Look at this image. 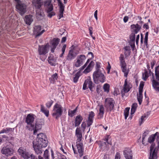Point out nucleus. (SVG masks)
Returning a JSON list of instances; mask_svg holds the SVG:
<instances>
[{"instance_id":"1","label":"nucleus","mask_w":159,"mask_h":159,"mask_svg":"<svg viewBox=\"0 0 159 159\" xmlns=\"http://www.w3.org/2000/svg\"><path fill=\"white\" fill-rule=\"evenodd\" d=\"M46 135L43 133H40L32 142L33 147L37 154L42 153V148L46 147L48 144Z\"/></svg>"},{"instance_id":"2","label":"nucleus","mask_w":159,"mask_h":159,"mask_svg":"<svg viewBox=\"0 0 159 159\" xmlns=\"http://www.w3.org/2000/svg\"><path fill=\"white\" fill-rule=\"evenodd\" d=\"M102 71L95 70L93 74V78L94 83L96 84L102 83L106 81V77L103 73L105 70L102 68Z\"/></svg>"},{"instance_id":"3","label":"nucleus","mask_w":159,"mask_h":159,"mask_svg":"<svg viewBox=\"0 0 159 159\" xmlns=\"http://www.w3.org/2000/svg\"><path fill=\"white\" fill-rule=\"evenodd\" d=\"M63 111V108L61 105L56 103L53 107L52 116L56 120H58L62 116Z\"/></svg>"},{"instance_id":"4","label":"nucleus","mask_w":159,"mask_h":159,"mask_svg":"<svg viewBox=\"0 0 159 159\" xmlns=\"http://www.w3.org/2000/svg\"><path fill=\"white\" fill-rule=\"evenodd\" d=\"M115 101L113 98H107L105 100V107L107 111L110 114L112 111L115 110Z\"/></svg>"},{"instance_id":"5","label":"nucleus","mask_w":159,"mask_h":159,"mask_svg":"<svg viewBox=\"0 0 159 159\" xmlns=\"http://www.w3.org/2000/svg\"><path fill=\"white\" fill-rule=\"evenodd\" d=\"M16 2V8L18 12L22 16L26 12L27 6L20 0H14Z\"/></svg>"},{"instance_id":"6","label":"nucleus","mask_w":159,"mask_h":159,"mask_svg":"<svg viewBox=\"0 0 159 159\" xmlns=\"http://www.w3.org/2000/svg\"><path fill=\"white\" fill-rule=\"evenodd\" d=\"M35 115L32 113L27 114L25 119V122L26 123L27 125L25 127V129L29 130H31V127H33L34 123L35 118Z\"/></svg>"},{"instance_id":"7","label":"nucleus","mask_w":159,"mask_h":159,"mask_svg":"<svg viewBox=\"0 0 159 159\" xmlns=\"http://www.w3.org/2000/svg\"><path fill=\"white\" fill-rule=\"evenodd\" d=\"M44 120L42 119H36L34 123L33 127H31V130H34V134L36 133L38 131L41 129L42 126L44 125Z\"/></svg>"},{"instance_id":"8","label":"nucleus","mask_w":159,"mask_h":159,"mask_svg":"<svg viewBox=\"0 0 159 159\" xmlns=\"http://www.w3.org/2000/svg\"><path fill=\"white\" fill-rule=\"evenodd\" d=\"M48 49H46L43 45H39L38 46V52L39 55H40V58L43 61H45L47 58V54L48 52Z\"/></svg>"},{"instance_id":"9","label":"nucleus","mask_w":159,"mask_h":159,"mask_svg":"<svg viewBox=\"0 0 159 159\" xmlns=\"http://www.w3.org/2000/svg\"><path fill=\"white\" fill-rule=\"evenodd\" d=\"M13 147L8 145H4L1 150V153L7 157L11 156L13 155L14 153Z\"/></svg>"},{"instance_id":"10","label":"nucleus","mask_w":159,"mask_h":159,"mask_svg":"<svg viewBox=\"0 0 159 159\" xmlns=\"http://www.w3.org/2000/svg\"><path fill=\"white\" fill-rule=\"evenodd\" d=\"M155 146V143H152L150 146V157L149 158V159H157V154L158 148L156 147L154 149Z\"/></svg>"},{"instance_id":"11","label":"nucleus","mask_w":159,"mask_h":159,"mask_svg":"<svg viewBox=\"0 0 159 159\" xmlns=\"http://www.w3.org/2000/svg\"><path fill=\"white\" fill-rule=\"evenodd\" d=\"M83 118L80 115L77 116L75 118L74 121H72V124H70V127L72 129L76 127H78L80 124L83 120Z\"/></svg>"},{"instance_id":"12","label":"nucleus","mask_w":159,"mask_h":159,"mask_svg":"<svg viewBox=\"0 0 159 159\" xmlns=\"http://www.w3.org/2000/svg\"><path fill=\"white\" fill-rule=\"evenodd\" d=\"M138 23L136 24H132L130 25V31L131 32L137 34L142 29V24L143 23V21H139Z\"/></svg>"},{"instance_id":"13","label":"nucleus","mask_w":159,"mask_h":159,"mask_svg":"<svg viewBox=\"0 0 159 159\" xmlns=\"http://www.w3.org/2000/svg\"><path fill=\"white\" fill-rule=\"evenodd\" d=\"M52 0H45L44 5L46 8L45 11L47 12H51L53 10V7L52 3H51Z\"/></svg>"},{"instance_id":"14","label":"nucleus","mask_w":159,"mask_h":159,"mask_svg":"<svg viewBox=\"0 0 159 159\" xmlns=\"http://www.w3.org/2000/svg\"><path fill=\"white\" fill-rule=\"evenodd\" d=\"M123 154L126 159H133V153L131 149L126 148L123 151Z\"/></svg>"},{"instance_id":"15","label":"nucleus","mask_w":159,"mask_h":159,"mask_svg":"<svg viewBox=\"0 0 159 159\" xmlns=\"http://www.w3.org/2000/svg\"><path fill=\"white\" fill-rule=\"evenodd\" d=\"M95 114L93 111L89 112V116L86 122L87 124V127H89L93 124V119L95 116Z\"/></svg>"},{"instance_id":"16","label":"nucleus","mask_w":159,"mask_h":159,"mask_svg":"<svg viewBox=\"0 0 159 159\" xmlns=\"http://www.w3.org/2000/svg\"><path fill=\"white\" fill-rule=\"evenodd\" d=\"M76 146L79 157H81L84 154V149L83 143H77L76 142Z\"/></svg>"},{"instance_id":"17","label":"nucleus","mask_w":159,"mask_h":159,"mask_svg":"<svg viewBox=\"0 0 159 159\" xmlns=\"http://www.w3.org/2000/svg\"><path fill=\"white\" fill-rule=\"evenodd\" d=\"M23 148L22 147L19 148L18 150V152L24 159H28L30 157V155L28 152L24 151L22 149Z\"/></svg>"},{"instance_id":"18","label":"nucleus","mask_w":159,"mask_h":159,"mask_svg":"<svg viewBox=\"0 0 159 159\" xmlns=\"http://www.w3.org/2000/svg\"><path fill=\"white\" fill-rule=\"evenodd\" d=\"M34 29V33L36 37L40 36L45 31V30H43L40 32L41 29V27L40 25L36 26Z\"/></svg>"},{"instance_id":"19","label":"nucleus","mask_w":159,"mask_h":159,"mask_svg":"<svg viewBox=\"0 0 159 159\" xmlns=\"http://www.w3.org/2000/svg\"><path fill=\"white\" fill-rule=\"evenodd\" d=\"M132 88V85L129 82H128L127 81V79H126L124 82V84L123 85V90L125 93H128L130 90Z\"/></svg>"},{"instance_id":"20","label":"nucleus","mask_w":159,"mask_h":159,"mask_svg":"<svg viewBox=\"0 0 159 159\" xmlns=\"http://www.w3.org/2000/svg\"><path fill=\"white\" fill-rule=\"evenodd\" d=\"M57 61V59L54 57L53 55L51 53L48 58V62L51 66H56V62Z\"/></svg>"},{"instance_id":"21","label":"nucleus","mask_w":159,"mask_h":159,"mask_svg":"<svg viewBox=\"0 0 159 159\" xmlns=\"http://www.w3.org/2000/svg\"><path fill=\"white\" fill-rule=\"evenodd\" d=\"M32 3L35 9H40L43 4V2L42 0H33Z\"/></svg>"},{"instance_id":"22","label":"nucleus","mask_w":159,"mask_h":159,"mask_svg":"<svg viewBox=\"0 0 159 159\" xmlns=\"http://www.w3.org/2000/svg\"><path fill=\"white\" fill-rule=\"evenodd\" d=\"M95 65L94 62L91 61L89 64L86 69L83 71V73L86 74L92 70Z\"/></svg>"},{"instance_id":"23","label":"nucleus","mask_w":159,"mask_h":159,"mask_svg":"<svg viewBox=\"0 0 159 159\" xmlns=\"http://www.w3.org/2000/svg\"><path fill=\"white\" fill-rule=\"evenodd\" d=\"M77 54L74 52L72 50H70L66 57V60L68 61H71L74 59L76 57Z\"/></svg>"},{"instance_id":"24","label":"nucleus","mask_w":159,"mask_h":159,"mask_svg":"<svg viewBox=\"0 0 159 159\" xmlns=\"http://www.w3.org/2000/svg\"><path fill=\"white\" fill-rule=\"evenodd\" d=\"M75 135L77 137V140L78 142H80L82 140V134L81 130L80 128L77 127L75 131Z\"/></svg>"},{"instance_id":"25","label":"nucleus","mask_w":159,"mask_h":159,"mask_svg":"<svg viewBox=\"0 0 159 159\" xmlns=\"http://www.w3.org/2000/svg\"><path fill=\"white\" fill-rule=\"evenodd\" d=\"M15 138L12 136H10V137H8V138L7 139L6 141L7 142L4 144L5 145H9L11 146L14 147V142Z\"/></svg>"},{"instance_id":"26","label":"nucleus","mask_w":159,"mask_h":159,"mask_svg":"<svg viewBox=\"0 0 159 159\" xmlns=\"http://www.w3.org/2000/svg\"><path fill=\"white\" fill-rule=\"evenodd\" d=\"M99 112L97 115V118L99 119H101L103 117L104 113V109L102 105H100L99 107Z\"/></svg>"},{"instance_id":"27","label":"nucleus","mask_w":159,"mask_h":159,"mask_svg":"<svg viewBox=\"0 0 159 159\" xmlns=\"http://www.w3.org/2000/svg\"><path fill=\"white\" fill-rule=\"evenodd\" d=\"M32 16L31 15H26L25 17V20L26 23L29 25L31 24V22L33 21V19H32Z\"/></svg>"},{"instance_id":"28","label":"nucleus","mask_w":159,"mask_h":159,"mask_svg":"<svg viewBox=\"0 0 159 159\" xmlns=\"http://www.w3.org/2000/svg\"><path fill=\"white\" fill-rule=\"evenodd\" d=\"M58 75L56 73L52 75L51 77L49 78V80L51 84H54L58 78Z\"/></svg>"},{"instance_id":"29","label":"nucleus","mask_w":159,"mask_h":159,"mask_svg":"<svg viewBox=\"0 0 159 159\" xmlns=\"http://www.w3.org/2000/svg\"><path fill=\"white\" fill-rule=\"evenodd\" d=\"M60 39L57 38H54L51 41L52 46L57 47L59 44Z\"/></svg>"},{"instance_id":"30","label":"nucleus","mask_w":159,"mask_h":159,"mask_svg":"<svg viewBox=\"0 0 159 159\" xmlns=\"http://www.w3.org/2000/svg\"><path fill=\"white\" fill-rule=\"evenodd\" d=\"M41 111L47 117H48L49 115V111L48 110H46L44 106L43 105H41Z\"/></svg>"},{"instance_id":"31","label":"nucleus","mask_w":159,"mask_h":159,"mask_svg":"<svg viewBox=\"0 0 159 159\" xmlns=\"http://www.w3.org/2000/svg\"><path fill=\"white\" fill-rule=\"evenodd\" d=\"M131 33L129 35V43H135V35L136 34L133 32H131Z\"/></svg>"},{"instance_id":"32","label":"nucleus","mask_w":159,"mask_h":159,"mask_svg":"<svg viewBox=\"0 0 159 159\" xmlns=\"http://www.w3.org/2000/svg\"><path fill=\"white\" fill-rule=\"evenodd\" d=\"M148 32H147L145 34V36L144 38V45L146 46L147 48H148Z\"/></svg>"},{"instance_id":"33","label":"nucleus","mask_w":159,"mask_h":159,"mask_svg":"<svg viewBox=\"0 0 159 159\" xmlns=\"http://www.w3.org/2000/svg\"><path fill=\"white\" fill-rule=\"evenodd\" d=\"M155 71L156 79L157 81H159V65L156 67L155 68Z\"/></svg>"},{"instance_id":"34","label":"nucleus","mask_w":159,"mask_h":159,"mask_svg":"<svg viewBox=\"0 0 159 159\" xmlns=\"http://www.w3.org/2000/svg\"><path fill=\"white\" fill-rule=\"evenodd\" d=\"M143 98L142 93H139V95H137V100L140 105L142 103Z\"/></svg>"},{"instance_id":"35","label":"nucleus","mask_w":159,"mask_h":159,"mask_svg":"<svg viewBox=\"0 0 159 159\" xmlns=\"http://www.w3.org/2000/svg\"><path fill=\"white\" fill-rule=\"evenodd\" d=\"M143 79L144 81H146L149 77V74L148 71L146 69L144 70V72L143 73Z\"/></svg>"},{"instance_id":"36","label":"nucleus","mask_w":159,"mask_h":159,"mask_svg":"<svg viewBox=\"0 0 159 159\" xmlns=\"http://www.w3.org/2000/svg\"><path fill=\"white\" fill-rule=\"evenodd\" d=\"M110 85L107 83L105 84L103 86V89L105 92L108 93L109 92Z\"/></svg>"},{"instance_id":"37","label":"nucleus","mask_w":159,"mask_h":159,"mask_svg":"<svg viewBox=\"0 0 159 159\" xmlns=\"http://www.w3.org/2000/svg\"><path fill=\"white\" fill-rule=\"evenodd\" d=\"M81 74H80V72H78L75 75V76L73 77V81L75 83H77L78 81V80Z\"/></svg>"},{"instance_id":"38","label":"nucleus","mask_w":159,"mask_h":159,"mask_svg":"<svg viewBox=\"0 0 159 159\" xmlns=\"http://www.w3.org/2000/svg\"><path fill=\"white\" fill-rule=\"evenodd\" d=\"M129 107H126L124 110V115L125 116V120L127 119V117L129 116Z\"/></svg>"},{"instance_id":"39","label":"nucleus","mask_w":159,"mask_h":159,"mask_svg":"<svg viewBox=\"0 0 159 159\" xmlns=\"http://www.w3.org/2000/svg\"><path fill=\"white\" fill-rule=\"evenodd\" d=\"M88 84V87H94L95 84H93L91 80L90 76H88L87 78Z\"/></svg>"},{"instance_id":"40","label":"nucleus","mask_w":159,"mask_h":159,"mask_svg":"<svg viewBox=\"0 0 159 159\" xmlns=\"http://www.w3.org/2000/svg\"><path fill=\"white\" fill-rule=\"evenodd\" d=\"M78 60L83 64L84 61L86 59V57L84 55H81L78 56Z\"/></svg>"},{"instance_id":"41","label":"nucleus","mask_w":159,"mask_h":159,"mask_svg":"<svg viewBox=\"0 0 159 159\" xmlns=\"http://www.w3.org/2000/svg\"><path fill=\"white\" fill-rule=\"evenodd\" d=\"M65 7L59 8L60 14L58 15L59 18V19H60L61 18L63 17V13L64 11Z\"/></svg>"},{"instance_id":"42","label":"nucleus","mask_w":159,"mask_h":159,"mask_svg":"<svg viewBox=\"0 0 159 159\" xmlns=\"http://www.w3.org/2000/svg\"><path fill=\"white\" fill-rule=\"evenodd\" d=\"M144 82L141 81L140 82L139 86V93H142L143 92V89L144 86Z\"/></svg>"},{"instance_id":"43","label":"nucleus","mask_w":159,"mask_h":159,"mask_svg":"<svg viewBox=\"0 0 159 159\" xmlns=\"http://www.w3.org/2000/svg\"><path fill=\"white\" fill-rule=\"evenodd\" d=\"M57 154L58 159H67L65 155L61 154L58 152H57Z\"/></svg>"},{"instance_id":"44","label":"nucleus","mask_w":159,"mask_h":159,"mask_svg":"<svg viewBox=\"0 0 159 159\" xmlns=\"http://www.w3.org/2000/svg\"><path fill=\"white\" fill-rule=\"evenodd\" d=\"M101 63L100 62L98 61L96 62V66H95V69L96 70H99V71H102V70H101L100 69L101 67V66L100 65Z\"/></svg>"},{"instance_id":"45","label":"nucleus","mask_w":159,"mask_h":159,"mask_svg":"<svg viewBox=\"0 0 159 159\" xmlns=\"http://www.w3.org/2000/svg\"><path fill=\"white\" fill-rule=\"evenodd\" d=\"M155 138L153 134L151 135L148 138V142L150 143H152L154 141Z\"/></svg>"},{"instance_id":"46","label":"nucleus","mask_w":159,"mask_h":159,"mask_svg":"<svg viewBox=\"0 0 159 159\" xmlns=\"http://www.w3.org/2000/svg\"><path fill=\"white\" fill-rule=\"evenodd\" d=\"M149 131L147 130L146 131H145L144 132L143 134L142 135V142L143 144H144V139L146 136L148 134Z\"/></svg>"},{"instance_id":"47","label":"nucleus","mask_w":159,"mask_h":159,"mask_svg":"<svg viewBox=\"0 0 159 159\" xmlns=\"http://www.w3.org/2000/svg\"><path fill=\"white\" fill-rule=\"evenodd\" d=\"M119 60L120 64H124L126 63L125 60L124 55L122 54H120V56L119 57Z\"/></svg>"},{"instance_id":"48","label":"nucleus","mask_w":159,"mask_h":159,"mask_svg":"<svg viewBox=\"0 0 159 159\" xmlns=\"http://www.w3.org/2000/svg\"><path fill=\"white\" fill-rule=\"evenodd\" d=\"M49 151L48 149H46L44 152L43 157L45 159H49Z\"/></svg>"},{"instance_id":"49","label":"nucleus","mask_w":159,"mask_h":159,"mask_svg":"<svg viewBox=\"0 0 159 159\" xmlns=\"http://www.w3.org/2000/svg\"><path fill=\"white\" fill-rule=\"evenodd\" d=\"M86 127H87V125H86L85 122L83 121L81 125V127L83 131H85Z\"/></svg>"},{"instance_id":"50","label":"nucleus","mask_w":159,"mask_h":159,"mask_svg":"<svg viewBox=\"0 0 159 159\" xmlns=\"http://www.w3.org/2000/svg\"><path fill=\"white\" fill-rule=\"evenodd\" d=\"M137 107L138 105L137 103L136 102H134L132 104L131 106V109L136 111Z\"/></svg>"},{"instance_id":"51","label":"nucleus","mask_w":159,"mask_h":159,"mask_svg":"<svg viewBox=\"0 0 159 159\" xmlns=\"http://www.w3.org/2000/svg\"><path fill=\"white\" fill-rule=\"evenodd\" d=\"M152 85L153 88L157 86V81L153 79H152Z\"/></svg>"},{"instance_id":"52","label":"nucleus","mask_w":159,"mask_h":159,"mask_svg":"<svg viewBox=\"0 0 159 159\" xmlns=\"http://www.w3.org/2000/svg\"><path fill=\"white\" fill-rule=\"evenodd\" d=\"M53 103V101L52 100H51L50 101L48 102L46 104V106L48 108H50L52 106Z\"/></svg>"},{"instance_id":"53","label":"nucleus","mask_w":159,"mask_h":159,"mask_svg":"<svg viewBox=\"0 0 159 159\" xmlns=\"http://www.w3.org/2000/svg\"><path fill=\"white\" fill-rule=\"evenodd\" d=\"M47 13H48L47 16H48L50 18H51L52 16H54L56 15L55 12L54 11H52L51 12H49Z\"/></svg>"},{"instance_id":"54","label":"nucleus","mask_w":159,"mask_h":159,"mask_svg":"<svg viewBox=\"0 0 159 159\" xmlns=\"http://www.w3.org/2000/svg\"><path fill=\"white\" fill-rule=\"evenodd\" d=\"M76 110H73L71 111L70 112L69 111L68 115L71 117L73 116L75 113H76L75 111Z\"/></svg>"},{"instance_id":"55","label":"nucleus","mask_w":159,"mask_h":159,"mask_svg":"<svg viewBox=\"0 0 159 159\" xmlns=\"http://www.w3.org/2000/svg\"><path fill=\"white\" fill-rule=\"evenodd\" d=\"M58 2V6H59V8L65 7V6L62 3L61 0H57Z\"/></svg>"},{"instance_id":"56","label":"nucleus","mask_w":159,"mask_h":159,"mask_svg":"<svg viewBox=\"0 0 159 159\" xmlns=\"http://www.w3.org/2000/svg\"><path fill=\"white\" fill-rule=\"evenodd\" d=\"M88 84V80L87 79L85 80L84 82V83L83 87V89L85 90L87 89V85Z\"/></svg>"},{"instance_id":"57","label":"nucleus","mask_w":159,"mask_h":159,"mask_svg":"<svg viewBox=\"0 0 159 159\" xmlns=\"http://www.w3.org/2000/svg\"><path fill=\"white\" fill-rule=\"evenodd\" d=\"M83 63H81L80 61L78 59L75 64V66L76 67H78L80 66Z\"/></svg>"},{"instance_id":"58","label":"nucleus","mask_w":159,"mask_h":159,"mask_svg":"<svg viewBox=\"0 0 159 159\" xmlns=\"http://www.w3.org/2000/svg\"><path fill=\"white\" fill-rule=\"evenodd\" d=\"M109 135L107 134L105 136L104 139H103V140L104 141H105L107 142V143H109V142L108 141V140L109 138L110 137Z\"/></svg>"},{"instance_id":"59","label":"nucleus","mask_w":159,"mask_h":159,"mask_svg":"<svg viewBox=\"0 0 159 159\" xmlns=\"http://www.w3.org/2000/svg\"><path fill=\"white\" fill-rule=\"evenodd\" d=\"M115 159H120V154L119 152H117L116 153Z\"/></svg>"},{"instance_id":"60","label":"nucleus","mask_w":159,"mask_h":159,"mask_svg":"<svg viewBox=\"0 0 159 159\" xmlns=\"http://www.w3.org/2000/svg\"><path fill=\"white\" fill-rule=\"evenodd\" d=\"M98 145H99V148L100 149H102V147L104 145L103 144V143H102V142L100 140L98 141Z\"/></svg>"},{"instance_id":"61","label":"nucleus","mask_w":159,"mask_h":159,"mask_svg":"<svg viewBox=\"0 0 159 159\" xmlns=\"http://www.w3.org/2000/svg\"><path fill=\"white\" fill-rule=\"evenodd\" d=\"M111 69V66L110 64L108 62V65L107 68V73L108 74H109L110 72V69Z\"/></svg>"},{"instance_id":"62","label":"nucleus","mask_w":159,"mask_h":159,"mask_svg":"<svg viewBox=\"0 0 159 159\" xmlns=\"http://www.w3.org/2000/svg\"><path fill=\"white\" fill-rule=\"evenodd\" d=\"M124 49L126 51H128V52H131V49L129 46H126L124 47Z\"/></svg>"},{"instance_id":"63","label":"nucleus","mask_w":159,"mask_h":159,"mask_svg":"<svg viewBox=\"0 0 159 159\" xmlns=\"http://www.w3.org/2000/svg\"><path fill=\"white\" fill-rule=\"evenodd\" d=\"M130 44V46L132 49V50H133L135 47V43H129Z\"/></svg>"},{"instance_id":"64","label":"nucleus","mask_w":159,"mask_h":159,"mask_svg":"<svg viewBox=\"0 0 159 159\" xmlns=\"http://www.w3.org/2000/svg\"><path fill=\"white\" fill-rule=\"evenodd\" d=\"M143 28H145L146 30L148 29L149 28V27L148 26V23L144 24L143 26Z\"/></svg>"}]
</instances>
